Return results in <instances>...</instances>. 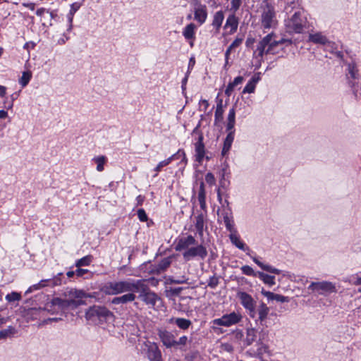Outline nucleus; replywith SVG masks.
Segmentation results:
<instances>
[{
    "label": "nucleus",
    "mask_w": 361,
    "mask_h": 361,
    "mask_svg": "<svg viewBox=\"0 0 361 361\" xmlns=\"http://www.w3.org/2000/svg\"><path fill=\"white\" fill-rule=\"evenodd\" d=\"M68 298L67 299H61L59 298H53L50 304L47 303L46 305V309L48 311H50L51 310L49 307H51L52 306H57L61 309H75L78 307L85 304L83 300L84 298L92 297L91 294H87L84 290L77 289H71L68 292Z\"/></svg>",
    "instance_id": "f257e3e1"
},
{
    "label": "nucleus",
    "mask_w": 361,
    "mask_h": 361,
    "mask_svg": "<svg viewBox=\"0 0 361 361\" xmlns=\"http://www.w3.org/2000/svg\"><path fill=\"white\" fill-rule=\"evenodd\" d=\"M137 280L109 281L106 283L102 290L109 295H118L126 292H136Z\"/></svg>",
    "instance_id": "f03ea898"
},
{
    "label": "nucleus",
    "mask_w": 361,
    "mask_h": 361,
    "mask_svg": "<svg viewBox=\"0 0 361 361\" xmlns=\"http://www.w3.org/2000/svg\"><path fill=\"white\" fill-rule=\"evenodd\" d=\"M113 317V312L105 306L93 305L90 307L85 312L86 319L95 325L104 324L110 317Z\"/></svg>",
    "instance_id": "7ed1b4c3"
},
{
    "label": "nucleus",
    "mask_w": 361,
    "mask_h": 361,
    "mask_svg": "<svg viewBox=\"0 0 361 361\" xmlns=\"http://www.w3.org/2000/svg\"><path fill=\"white\" fill-rule=\"evenodd\" d=\"M136 292H139V298L146 304L154 307L157 300L160 298L155 293L152 292L146 281L143 279L137 280Z\"/></svg>",
    "instance_id": "20e7f679"
},
{
    "label": "nucleus",
    "mask_w": 361,
    "mask_h": 361,
    "mask_svg": "<svg viewBox=\"0 0 361 361\" xmlns=\"http://www.w3.org/2000/svg\"><path fill=\"white\" fill-rule=\"evenodd\" d=\"M243 316L239 312H232L229 314H225L220 318L214 319L212 321V328L216 329V326L230 327L241 322Z\"/></svg>",
    "instance_id": "39448f33"
},
{
    "label": "nucleus",
    "mask_w": 361,
    "mask_h": 361,
    "mask_svg": "<svg viewBox=\"0 0 361 361\" xmlns=\"http://www.w3.org/2000/svg\"><path fill=\"white\" fill-rule=\"evenodd\" d=\"M192 135H197L198 136L195 142V161L202 164L205 157V146L203 142L204 136L199 128V125L193 129Z\"/></svg>",
    "instance_id": "423d86ee"
},
{
    "label": "nucleus",
    "mask_w": 361,
    "mask_h": 361,
    "mask_svg": "<svg viewBox=\"0 0 361 361\" xmlns=\"http://www.w3.org/2000/svg\"><path fill=\"white\" fill-rule=\"evenodd\" d=\"M208 252L207 247L202 244L197 245L196 246L190 247V248L184 251L183 253V259L185 261H189L192 258L198 257L204 260L207 256Z\"/></svg>",
    "instance_id": "0eeeda50"
},
{
    "label": "nucleus",
    "mask_w": 361,
    "mask_h": 361,
    "mask_svg": "<svg viewBox=\"0 0 361 361\" xmlns=\"http://www.w3.org/2000/svg\"><path fill=\"white\" fill-rule=\"evenodd\" d=\"M308 289L319 295L335 293L336 291L335 286L329 281L312 282L308 286Z\"/></svg>",
    "instance_id": "6e6552de"
},
{
    "label": "nucleus",
    "mask_w": 361,
    "mask_h": 361,
    "mask_svg": "<svg viewBox=\"0 0 361 361\" xmlns=\"http://www.w3.org/2000/svg\"><path fill=\"white\" fill-rule=\"evenodd\" d=\"M146 355L149 361H163L161 352L157 343H145Z\"/></svg>",
    "instance_id": "1a4fd4ad"
},
{
    "label": "nucleus",
    "mask_w": 361,
    "mask_h": 361,
    "mask_svg": "<svg viewBox=\"0 0 361 361\" xmlns=\"http://www.w3.org/2000/svg\"><path fill=\"white\" fill-rule=\"evenodd\" d=\"M197 240L192 235H188L187 237L178 238L176 239L174 249L177 252L182 250H187L190 248V246L197 245Z\"/></svg>",
    "instance_id": "9d476101"
},
{
    "label": "nucleus",
    "mask_w": 361,
    "mask_h": 361,
    "mask_svg": "<svg viewBox=\"0 0 361 361\" xmlns=\"http://www.w3.org/2000/svg\"><path fill=\"white\" fill-rule=\"evenodd\" d=\"M158 336L166 348L175 347V336L171 332L165 329H158Z\"/></svg>",
    "instance_id": "9b49d317"
},
{
    "label": "nucleus",
    "mask_w": 361,
    "mask_h": 361,
    "mask_svg": "<svg viewBox=\"0 0 361 361\" xmlns=\"http://www.w3.org/2000/svg\"><path fill=\"white\" fill-rule=\"evenodd\" d=\"M275 10L273 5L266 2L262 8V23H272L275 18Z\"/></svg>",
    "instance_id": "f8f14e48"
},
{
    "label": "nucleus",
    "mask_w": 361,
    "mask_h": 361,
    "mask_svg": "<svg viewBox=\"0 0 361 361\" xmlns=\"http://www.w3.org/2000/svg\"><path fill=\"white\" fill-rule=\"evenodd\" d=\"M237 296L240 300V304L245 310L256 306V302L254 300L252 295L247 293L240 291L237 293Z\"/></svg>",
    "instance_id": "ddd939ff"
},
{
    "label": "nucleus",
    "mask_w": 361,
    "mask_h": 361,
    "mask_svg": "<svg viewBox=\"0 0 361 361\" xmlns=\"http://www.w3.org/2000/svg\"><path fill=\"white\" fill-rule=\"evenodd\" d=\"M307 42L320 45H325L329 43L328 38L321 32H317L314 33L310 32L308 36Z\"/></svg>",
    "instance_id": "4468645a"
},
{
    "label": "nucleus",
    "mask_w": 361,
    "mask_h": 361,
    "mask_svg": "<svg viewBox=\"0 0 361 361\" xmlns=\"http://www.w3.org/2000/svg\"><path fill=\"white\" fill-rule=\"evenodd\" d=\"M128 293L121 296L115 297L112 299L111 303L114 305L126 304L135 300L136 296L135 292H127Z\"/></svg>",
    "instance_id": "2eb2a0df"
},
{
    "label": "nucleus",
    "mask_w": 361,
    "mask_h": 361,
    "mask_svg": "<svg viewBox=\"0 0 361 361\" xmlns=\"http://www.w3.org/2000/svg\"><path fill=\"white\" fill-rule=\"evenodd\" d=\"M170 324H176L177 326L182 330H187L192 324L190 319L180 317H172L169 320Z\"/></svg>",
    "instance_id": "dca6fc26"
},
{
    "label": "nucleus",
    "mask_w": 361,
    "mask_h": 361,
    "mask_svg": "<svg viewBox=\"0 0 361 361\" xmlns=\"http://www.w3.org/2000/svg\"><path fill=\"white\" fill-rule=\"evenodd\" d=\"M229 238L231 241V243L236 246L238 249L245 251L247 250H249V247L240 240V237L237 233V231L231 232L229 235Z\"/></svg>",
    "instance_id": "f3484780"
},
{
    "label": "nucleus",
    "mask_w": 361,
    "mask_h": 361,
    "mask_svg": "<svg viewBox=\"0 0 361 361\" xmlns=\"http://www.w3.org/2000/svg\"><path fill=\"white\" fill-rule=\"evenodd\" d=\"M204 219L205 216L202 213H200L195 216V226L197 233L200 238H202L204 235Z\"/></svg>",
    "instance_id": "a211bd4d"
},
{
    "label": "nucleus",
    "mask_w": 361,
    "mask_h": 361,
    "mask_svg": "<svg viewBox=\"0 0 361 361\" xmlns=\"http://www.w3.org/2000/svg\"><path fill=\"white\" fill-rule=\"evenodd\" d=\"M252 259L254 261V262L264 271L275 274H280L281 273V270L276 269L269 264H264L255 257H252Z\"/></svg>",
    "instance_id": "6ab92c4d"
},
{
    "label": "nucleus",
    "mask_w": 361,
    "mask_h": 361,
    "mask_svg": "<svg viewBox=\"0 0 361 361\" xmlns=\"http://www.w3.org/2000/svg\"><path fill=\"white\" fill-rule=\"evenodd\" d=\"M222 215L226 229L230 232L235 231L236 229L234 228L232 213L228 212V211H224L222 212Z\"/></svg>",
    "instance_id": "aec40b11"
},
{
    "label": "nucleus",
    "mask_w": 361,
    "mask_h": 361,
    "mask_svg": "<svg viewBox=\"0 0 361 361\" xmlns=\"http://www.w3.org/2000/svg\"><path fill=\"white\" fill-rule=\"evenodd\" d=\"M257 331L254 328H248L246 330V337L243 340V344L245 346H249L256 341Z\"/></svg>",
    "instance_id": "412c9836"
},
{
    "label": "nucleus",
    "mask_w": 361,
    "mask_h": 361,
    "mask_svg": "<svg viewBox=\"0 0 361 361\" xmlns=\"http://www.w3.org/2000/svg\"><path fill=\"white\" fill-rule=\"evenodd\" d=\"M207 18V8L205 6H199L195 9V19L198 23H204Z\"/></svg>",
    "instance_id": "4be33fe9"
},
{
    "label": "nucleus",
    "mask_w": 361,
    "mask_h": 361,
    "mask_svg": "<svg viewBox=\"0 0 361 361\" xmlns=\"http://www.w3.org/2000/svg\"><path fill=\"white\" fill-rule=\"evenodd\" d=\"M229 131L230 132L228 133L224 142V147L221 151V154L223 156H225L228 152L234 139V132L232 131V130Z\"/></svg>",
    "instance_id": "5701e85b"
},
{
    "label": "nucleus",
    "mask_w": 361,
    "mask_h": 361,
    "mask_svg": "<svg viewBox=\"0 0 361 361\" xmlns=\"http://www.w3.org/2000/svg\"><path fill=\"white\" fill-rule=\"evenodd\" d=\"M257 312L259 315L258 319L261 324H262L269 314V308L264 302H262L258 307Z\"/></svg>",
    "instance_id": "b1692460"
},
{
    "label": "nucleus",
    "mask_w": 361,
    "mask_h": 361,
    "mask_svg": "<svg viewBox=\"0 0 361 361\" xmlns=\"http://www.w3.org/2000/svg\"><path fill=\"white\" fill-rule=\"evenodd\" d=\"M257 278H259L263 283L269 286H273L275 285V276L262 271H257Z\"/></svg>",
    "instance_id": "393cba45"
},
{
    "label": "nucleus",
    "mask_w": 361,
    "mask_h": 361,
    "mask_svg": "<svg viewBox=\"0 0 361 361\" xmlns=\"http://www.w3.org/2000/svg\"><path fill=\"white\" fill-rule=\"evenodd\" d=\"M222 102V99H219L217 102L216 109L214 114L215 125H217L219 123L222 122L224 119V109Z\"/></svg>",
    "instance_id": "a878e982"
},
{
    "label": "nucleus",
    "mask_w": 361,
    "mask_h": 361,
    "mask_svg": "<svg viewBox=\"0 0 361 361\" xmlns=\"http://www.w3.org/2000/svg\"><path fill=\"white\" fill-rule=\"evenodd\" d=\"M198 201L200 202V208L202 210L206 209V192L204 189V182H201L200 185V190L198 192Z\"/></svg>",
    "instance_id": "bb28decb"
},
{
    "label": "nucleus",
    "mask_w": 361,
    "mask_h": 361,
    "mask_svg": "<svg viewBox=\"0 0 361 361\" xmlns=\"http://www.w3.org/2000/svg\"><path fill=\"white\" fill-rule=\"evenodd\" d=\"M196 29V26L195 24H188V25L185 27L183 35L184 37L187 40H194L195 39V30Z\"/></svg>",
    "instance_id": "cd10ccee"
},
{
    "label": "nucleus",
    "mask_w": 361,
    "mask_h": 361,
    "mask_svg": "<svg viewBox=\"0 0 361 361\" xmlns=\"http://www.w3.org/2000/svg\"><path fill=\"white\" fill-rule=\"evenodd\" d=\"M259 80V77L253 76L250 80L247 83L243 90V93H252L254 92L256 84Z\"/></svg>",
    "instance_id": "c85d7f7f"
},
{
    "label": "nucleus",
    "mask_w": 361,
    "mask_h": 361,
    "mask_svg": "<svg viewBox=\"0 0 361 361\" xmlns=\"http://www.w3.org/2000/svg\"><path fill=\"white\" fill-rule=\"evenodd\" d=\"M235 123V110L233 107L229 110L228 115V123L226 126L227 130H231L233 129Z\"/></svg>",
    "instance_id": "c756f323"
},
{
    "label": "nucleus",
    "mask_w": 361,
    "mask_h": 361,
    "mask_svg": "<svg viewBox=\"0 0 361 361\" xmlns=\"http://www.w3.org/2000/svg\"><path fill=\"white\" fill-rule=\"evenodd\" d=\"M17 333L15 327L9 326L7 329L0 331V340L5 339L8 337H11Z\"/></svg>",
    "instance_id": "7c9ffc66"
},
{
    "label": "nucleus",
    "mask_w": 361,
    "mask_h": 361,
    "mask_svg": "<svg viewBox=\"0 0 361 361\" xmlns=\"http://www.w3.org/2000/svg\"><path fill=\"white\" fill-rule=\"evenodd\" d=\"M172 262L171 257H168L162 259L157 264V270L159 271H166Z\"/></svg>",
    "instance_id": "2f4dec72"
},
{
    "label": "nucleus",
    "mask_w": 361,
    "mask_h": 361,
    "mask_svg": "<svg viewBox=\"0 0 361 361\" xmlns=\"http://www.w3.org/2000/svg\"><path fill=\"white\" fill-rule=\"evenodd\" d=\"M93 161L97 164V170L99 172L104 171V165L106 162L107 159L105 156L101 155L96 157Z\"/></svg>",
    "instance_id": "473e14b6"
},
{
    "label": "nucleus",
    "mask_w": 361,
    "mask_h": 361,
    "mask_svg": "<svg viewBox=\"0 0 361 361\" xmlns=\"http://www.w3.org/2000/svg\"><path fill=\"white\" fill-rule=\"evenodd\" d=\"M170 157H173L172 161L175 159H181L180 163H183L184 164H186L188 161L185 151L182 149H178L176 153L173 154Z\"/></svg>",
    "instance_id": "72a5a7b5"
},
{
    "label": "nucleus",
    "mask_w": 361,
    "mask_h": 361,
    "mask_svg": "<svg viewBox=\"0 0 361 361\" xmlns=\"http://www.w3.org/2000/svg\"><path fill=\"white\" fill-rule=\"evenodd\" d=\"M92 259V255L85 256V257H82L81 259L76 261L75 267L79 268V267H81L83 266H88L90 264Z\"/></svg>",
    "instance_id": "f704fd0d"
},
{
    "label": "nucleus",
    "mask_w": 361,
    "mask_h": 361,
    "mask_svg": "<svg viewBox=\"0 0 361 361\" xmlns=\"http://www.w3.org/2000/svg\"><path fill=\"white\" fill-rule=\"evenodd\" d=\"M62 277L63 273H59L56 276H54L52 279H49V282L51 283V287L60 286L62 284Z\"/></svg>",
    "instance_id": "c9c22d12"
},
{
    "label": "nucleus",
    "mask_w": 361,
    "mask_h": 361,
    "mask_svg": "<svg viewBox=\"0 0 361 361\" xmlns=\"http://www.w3.org/2000/svg\"><path fill=\"white\" fill-rule=\"evenodd\" d=\"M173 157H169L165 160L160 161L157 166L154 168V171H156V174L154 177L157 176L158 173L161 171V169L167 165H169L172 161Z\"/></svg>",
    "instance_id": "e433bc0d"
},
{
    "label": "nucleus",
    "mask_w": 361,
    "mask_h": 361,
    "mask_svg": "<svg viewBox=\"0 0 361 361\" xmlns=\"http://www.w3.org/2000/svg\"><path fill=\"white\" fill-rule=\"evenodd\" d=\"M32 78V74L30 72H23L21 78L19 80V83L22 85V87H25L30 82Z\"/></svg>",
    "instance_id": "4c0bfd02"
},
{
    "label": "nucleus",
    "mask_w": 361,
    "mask_h": 361,
    "mask_svg": "<svg viewBox=\"0 0 361 361\" xmlns=\"http://www.w3.org/2000/svg\"><path fill=\"white\" fill-rule=\"evenodd\" d=\"M243 274L246 275V276H254V277H257V271H255L253 270V269L248 266V265H244L241 268H240Z\"/></svg>",
    "instance_id": "58836bf2"
},
{
    "label": "nucleus",
    "mask_w": 361,
    "mask_h": 361,
    "mask_svg": "<svg viewBox=\"0 0 361 361\" xmlns=\"http://www.w3.org/2000/svg\"><path fill=\"white\" fill-rule=\"evenodd\" d=\"M183 290V287L170 288L166 290V295L167 297L178 296Z\"/></svg>",
    "instance_id": "ea45409f"
},
{
    "label": "nucleus",
    "mask_w": 361,
    "mask_h": 361,
    "mask_svg": "<svg viewBox=\"0 0 361 361\" xmlns=\"http://www.w3.org/2000/svg\"><path fill=\"white\" fill-rule=\"evenodd\" d=\"M304 18L303 12L298 11L295 12L290 20L291 23H302L304 21Z\"/></svg>",
    "instance_id": "a19ab883"
},
{
    "label": "nucleus",
    "mask_w": 361,
    "mask_h": 361,
    "mask_svg": "<svg viewBox=\"0 0 361 361\" xmlns=\"http://www.w3.org/2000/svg\"><path fill=\"white\" fill-rule=\"evenodd\" d=\"M80 4L79 3H73L71 6V10L68 15V20L70 23L73 20V14L79 9Z\"/></svg>",
    "instance_id": "79ce46f5"
},
{
    "label": "nucleus",
    "mask_w": 361,
    "mask_h": 361,
    "mask_svg": "<svg viewBox=\"0 0 361 361\" xmlns=\"http://www.w3.org/2000/svg\"><path fill=\"white\" fill-rule=\"evenodd\" d=\"M20 299V294L16 292H12L11 293L7 294L6 296V300L8 302L18 301Z\"/></svg>",
    "instance_id": "37998d69"
},
{
    "label": "nucleus",
    "mask_w": 361,
    "mask_h": 361,
    "mask_svg": "<svg viewBox=\"0 0 361 361\" xmlns=\"http://www.w3.org/2000/svg\"><path fill=\"white\" fill-rule=\"evenodd\" d=\"M242 4L241 0H231V8L228 12H236Z\"/></svg>",
    "instance_id": "c03bdc74"
},
{
    "label": "nucleus",
    "mask_w": 361,
    "mask_h": 361,
    "mask_svg": "<svg viewBox=\"0 0 361 361\" xmlns=\"http://www.w3.org/2000/svg\"><path fill=\"white\" fill-rule=\"evenodd\" d=\"M268 47L266 44L260 41L257 47L256 51L258 53V56L262 57L266 54V47Z\"/></svg>",
    "instance_id": "a18cd8bd"
},
{
    "label": "nucleus",
    "mask_w": 361,
    "mask_h": 361,
    "mask_svg": "<svg viewBox=\"0 0 361 361\" xmlns=\"http://www.w3.org/2000/svg\"><path fill=\"white\" fill-rule=\"evenodd\" d=\"M227 11H217L215 13L214 16L213 23H222L224 19V14Z\"/></svg>",
    "instance_id": "49530a36"
},
{
    "label": "nucleus",
    "mask_w": 361,
    "mask_h": 361,
    "mask_svg": "<svg viewBox=\"0 0 361 361\" xmlns=\"http://www.w3.org/2000/svg\"><path fill=\"white\" fill-rule=\"evenodd\" d=\"M219 283V278L214 275L209 277L208 281V286H209L212 288H215L218 286Z\"/></svg>",
    "instance_id": "de8ad7c7"
},
{
    "label": "nucleus",
    "mask_w": 361,
    "mask_h": 361,
    "mask_svg": "<svg viewBox=\"0 0 361 361\" xmlns=\"http://www.w3.org/2000/svg\"><path fill=\"white\" fill-rule=\"evenodd\" d=\"M279 44V40L278 41H276V40L271 41V43L269 44V46L266 49V54H275L274 48Z\"/></svg>",
    "instance_id": "09e8293b"
},
{
    "label": "nucleus",
    "mask_w": 361,
    "mask_h": 361,
    "mask_svg": "<svg viewBox=\"0 0 361 361\" xmlns=\"http://www.w3.org/2000/svg\"><path fill=\"white\" fill-rule=\"evenodd\" d=\"M137 213V217L140 221L145 222L147 221L148 217L144 209H139Z\"/></svg>",
    "instance_id": "8fccbe9b"
},
{
    "label": "nucleus",
    "mask_w": 361,
    "mask_h": 361,
    "mask_svg": "<svg viewBox=\"0 0 361 361\" xmlns=\"http://www.w3.org/2000/svg\"><path fill=\"white\" fill-rule=\"evenodd\" d=\"M348 73L353 79L357 78V70L354 64L348 65Z\"/></svg>",
    "instance_id": "3c124183"
},
{
    "label": "nucleus",
    "mask_w": 361,
    "mask_h": 361,
    "mask_svg": "<svg viewBox=\"0 0 361 361\" xmlns=\"http://www.w3.org/2000/svg\"><path fill=\"white\" fill-rule=\"evenodd\" d=\"M257 353L258 355H262L264 353L267 352L268 347L262 343H257Z\"/></svg>",
    "instance_id": "603ef678"
},
{
    "label": "nucleus",
    "mask_w": 361,
    "mask_h": 361,
    "mask_svg": "<svg viewBox=\"0 0 361 361\" xmlns=\"http://www.w3.org/2000/svg\"><path fill=\"white\" fill-rule=\"evenodd\" d=\"M205 180L206 182L210 185H213L215 184V182H216V180H215V178H214V176L212 173H207L205 176Z\"/></svg>",
    "instance_id": "864d4df0"
},
{
    "label": "nucleus",
    "mask_w": 361,
    "mask_h": 361,
    "mask_svg": "<svg viewBox=\"0 0 361 361\" xmlns=\"http://www.w3.org/2000/svg\"><path fill=\"white\" fill-rule=\"evenodd\" d=\"M273 300H276L280 302H288V298L279 294H274Z\"/></svg>",
    "instance_id": "5fc2aeb1"
},
{
    "label": "nucleus",
    "mask_w": 361,
    "mask_h": 361,
    "mask_svg": "<svg viewBox=\"0 0 361 361\" xmlns=\"http://www.w3.org/2000/svg\"><path fill=\"white\" fill-rule=\"evenodd\" d=\"M293 26L291 28L293 30V31L296 33H302L304 30V25L303 24H292Z\"/></svg>",
    "instance_id": "6e6d98bb"
},
{
    "label": "nucleus",
    "mask_w": 361,
    "mask_h": 361,
    "mask_svg": "<svg viewBox=\"0 0 361 361\" xmlns=\"http://www.w3.org/2000/svg\"><path fill=\"white\" fill-rule=\"evenodd\" d=\"M236 12H229L226 23H238V18L235 17Z\"/></svg>",
    "instance_id": "4d7b16f0"
},
{
    "label": "nucleus",
    "mask_w": 361,
    "mask_h": 361,
    "mask_svg": "<svg viewBox=\"0 0 361 361\" xmlns=\"http://www.w3.org/2000/svg\"><path fill=\"white\" fill-rule=\"evenodd\" d=\"M187 342H188V337L186 336H183L179 338L178 341L176 340L175 346L185 345Z\"/></svg>",
    "instance_id": "13d9d810"
},
{
    "label": "nucleus",
    "mask_w": 361,
    "mask_h": 361,
    "mask_svg": "<svg viewBox=\"0 0 361 361\" xmlns=\"http://www.w3.org/2000/svg\"><path fill=\"white\" fill-rule=\"evenodd\" d=\"M273 34H268L261 41L266 44L268 47L271 43Z\"/></svg>",
    "instance_id": "bf43d9fd"
},
{
    "label": "nucleus",
    "mask_w": 361,
    "mask_h": 361,
    "mask_svg": "<svg viewBox=\"0 0 361 361\" xmlns=\"http://www.w3.org/2000/svg\"><path fill=\"white\" fill-rule=\"evenodd\" d=\"M243 42L242 38H236L231 44L230 47H231L232 49L238 47Z\"/></svg>",
    "instance_id": "052dcab7"
},
{
    "label": "nucleus",
    "mask_w": 361,
    "mask_h": 361,
    "mask_svg": "<svg viewBox=\"0 0 361 361\" xmlns=\"http://www.w3.org/2000/svg\"><path fill=\"white\" fill-rule=\"evenodd\" d=\"M88 272H89V270L85 269H81L80 267H79L75 270V275L78 277H82L84 276L85 274H87Z\"/></svg>",
    "instance_id": "680f3d73"
},
{
    "label": "nucleus",
    "mask_w": 361,
    "mask_h": 361,
    "mask_svg": "<svg viewBox=\"0 0 361 361\" xmlns=\"http://www.w3.org/2000/svg\"><path fill=\"white\" fill-rule=\"evenodd\" d=\"M234 87L235 86L233 85V84L229 82L225 90V94L229 97L231 94L232 92L233 91Z\"/></svg>",
    "instance_id": "e2e57ef3"
},
{
    "label": "nucleus",
    "mask_w": 361,
    "mask_h": 361,
    "mask_svg": "<svg viewBox=\"0 0 361 361\" xmlns=\"http://www.w3.org/2000/svg\"><path fill=\"white\" fill-rule=\"evenodd\" d=\"M195 64V59L194 57H191L190 59V60H189L187 73H189V74L190 73V72L192 70Z\"/></svg>",
    "instance_id": "0e129e2a"
},
{
    "label": "nucleus",
    "mask_w": 361,
    "mask_h": 361,
    "mask_svg": "<svg viewBox=\"0 0 361 361\" xmlns=\"http://www.w3.org/2000/svg\"><path fill=\"white\" fill-rule=\"evenodd\" d=\"M36 13L37 16H44L45 13L50 15L51 17L53 16L52 12H49L48 10L43 8L38 9Z\"/></svg>",
    "instance_id": "69168bd1"
},
{
    "label": "nucleus",
    "mask_w": 361,
    "mask_h": 361,
    "mask_svg": "<svg viewBox=\"0 0 361 361\" xmlns=\"http://www.w3.org/2000/svg\"><path fill=\"white\" fill-rule=\"evenodd\" d=\"M197 352L192 353L190 354H187L185 355V359L186 361H194L195 359L197 357Z\"/></svg>",
    "instance_id": "338daca9"
},
{
    "label": "nucleus",
    "mask_w": 361,
    "mask_h": 361,
    "mask_svg": "<svg viewBox=\"0 0 361 361\" xmlns=\"http://www.w3.org/2000/svg\"><path fill=\"white\" fill-rule=\"evenodd\" d=\"M244 80V78L243 76H238L235 78L233 82H231L232 84L235 87L239 84H241Z\"/></svg>",
    "instance_id": "774afa93"
}]
</instances>
